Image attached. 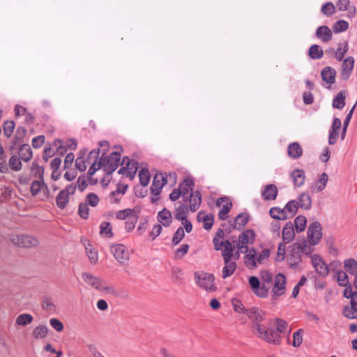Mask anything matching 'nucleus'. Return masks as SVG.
<instances>
[{
	"label": "nucleus",
	"mask_w": 357,
	"mask_h": 357,
	"mask_svg": "<svg viewBox=\"0 0 357 357\" xmlns=\"http://www.w3.org/2000/svg\"><path fill=\"white\" fill-rule=\"evenodd\" d=\"M233 308L235 312L238 313H243L245 314V312L248 310V308H245L242 302L238 299H234L232 301Z\"/></svg>",
	"instance_id": "nucleus-63"
},
{
	"label": "nucleus",
	"mask_w": 357,
	"mask_h": 357,
	"mask_svg": "<svg viewBox=\"0 0 357 357\" xmlns=\"http://www.w3.org/2000/svg\"><path fill=\"white\" fill-rule=\"evenodd\" d=\"M291 176L295 187L300 188L304 184L305 175L303 170L298 169H294L291 172Z\"/></svg>",
	"instance_id": "nucleus-25"
},
{
	"label": "nucleus",
	"mask_w": 357,
	"mask_h": 357,
	"mask_svg": "<svg viewBox=\"0 0 357 357\" xmlns=\"http://www.w3.org/2000/svg\"><path fill=\"white\" fill-rule=\"evenodd\" d=\"M122 163H126L127 165V174L130 179H132L137 172L138 163L137 162H132L128 156L123 158Z\"/></svg>",
	"instance_id": "nucleus-23"
},
{
	"label": "nucleus",
	"mask_w": 357,
	"mask_h": 357,
	"mask_svg": "<svg viewBox=\"0 0 357 357\" xmlns=\"http://www.w3.org/2000/svg\"><path fill=\"white\" fill-rule=\"evenodd\" d=\"M244 261L247 267L251 269L257 268V259L253 255L247 254L244 257Z\"/></svg>",
	"instance_id": "nucleus-59"
},
{
	"label": "nucleus",
	"mask_w": 357,
	"mask_h": 357,
	"mask_svg": "<svg viewBox=\"0 0 357 357\" xmlns=\"http://www.w3.org/2000/svg\"><path fill=\"white\" fill-rule=\"evenodd\" d=\"M269 215L272 218L278 220H285L289 218L285 210L280 207H272L269 211Z\"/></svg>",
	"instance_id": "nucleus-29"
},
{
	"label": "nucleus",
	"mask_w": 357,
	"mask_h": 357,
	"mask_svg": "<svg viewBox=\"0 0 357 357\" xmlns=\"http://www.w3.org/2000/svg\"><path fill=\"white\" fill-rule=\"evenodd\" d=\"M48 328L45 325H39L33 331L35 339L45 338L48 333Z\"/></svg>",
	"instance_id": "nucleus-39"
},
{
	"label": "nucleus",
	"mask_w": 357,
	"mask_h": 357,
	"mask_svg": "<svg viewBox=\"0 0 357 357\" xmlns=\"http://www.w3.org/2000/svg\"><path fill=\"white\" fill-rule=\"evenodd\" d=\"M311 261L313 267L316 272L322 277H326L329 273V268L328 265L324 261L322 258L317 255L314 254L311 257Z\"/></svg>",
	"instance_id": "nucleus-9"
},
{
	"label": "nucleus",
	"mask_w": 357,
	"mask_h": 357,
	"mask_svg": "<svg viewBox=\"0 0 357 357\" xmlns=\"http://www.w3.org/2000/svg\"><path fill=\"white\" fill-rule=\"evenodd\" d=\"M349 44L347 40H343L338 44V47L335 52V57L337 61H342L344 56L348 52Z\"/></svg>",
	"instance_id": "nucleus-30"
},
{
	"label": "nucleus",
	"mask_w": 357,
	"mask_h": 357,
	"mask_svg": "<svg viewBox=\"0 0 357 357\" xmlns=\"http://www.w3.org/2000/svg\"><path fill=\"white\" fill-rule=\"evenodd\" d=\"M315 36L323 43H328L332 39L331 30L327 26H319L315 32Z\"/></svg>",
	"instance_id": "nucleus-14"
},
{
	"label": "nucleus",
	"mask_w": 357,
	"mask_h": 357,
	"mask_svg": "<svg viewBox=\"0 0 357 357\" xmlns=\"http://www.w3.org/2000/svg\"><path fill=\"white\" fill-rule=\"evenodd\" d=\"M31 171L33 173L35 176H38L39 180H41V182L45 185V190L48 192L47 185L44 182L43 175H44V168L41 166L38 165L35 162L33 163Z\"/></svg>",
	"instance_id": "nucleus-38"
},
{
	"label": "nucleus",
	"mask_w": 357,
	"mask_h": 357,
	"mask_svg": "<svg viewBox=\"0 0 357 357\" xmlns=\"http://www.w3.org/2000/svg\"><path fill=\"white\" fill-rule=\"evenodd\" d=\"M337 280L340 286L346 287L349 284L348 280V275L344 271H339L337 273Z\"/></svg>",
	"instance_id": "nucleus-53"
},
{
	"label": "nucleus",
	"mask_w": 357,
	"mask_h": 357,
	"mask_svg": "<svg viewBox=\"0 0 357 357\" xmlns=\"http://www.w3.org/2000/svg\"><path fill=\"white\" fill-rule=\"evenodd\" d=\"M100 234L107 238L113 236L112 225L109 222H103L100 226Z\"/></svg>",
	"instance_id": "nucleus-47"
},
{
	"label": "nucleus",
	"mask_w": 357,
	"mask_h": 357,
	"mask_svg": "<svg viewBox=\"0 0 357 357\" xmlns=\"http://www.w3.org/2000/svg\"><path fill=\"white\" fill-rule=\"evenodd\" d=\"M350 299V305L351 309L354 312H357V291H354V293H350L349 295V298Z\"/></svg>",
	"instance_id": "nucleus-64"
},
{
	"label": "nucleus",
	"mask_w": 357,
	"mask_h": 357,
	"mask_svg": "<svg viewBox=\"0 0 357 357\" xmlns=\"http://www.w3.org/2000/svg\"><path fill=\"white\" fill-rule=\"evenodd\" d=\"M203 222L204 229H205L206 230L211 229V227H213L214 222L213 215L212 213L206 214L203 219Z\"/></svg>",
	"instance_id": "nucleus-58"
},
{
	"label": "nucleus",
	"mask_w": 357,
	"mask_h": 357,
	"mask_svg": "<svg viewBox=\"0 0 357 357\" xmlns=\"http://www.w3.org/2000/svg\"><path fill=\"white\" fill-rule=\"evenodd\" d=\"M222 248V257L225 263L230 261L234 256V247L229 240H225Z\"/></svg>",
	"instance_id": "nucleus-22"
},
{
	"label": "nucleus",
	"mask_w": 357,
	"mask_h": 357,
	"mask_svg": "<svg viewBox=\"0 0 357 357\" xmlns=\"http://www.w3.org/2000/svg\"><path fill=\"white\" fill-rule=\"evenodd\" d=\"M225 266L223 267L222 268V278H227L229 276H231L236 268V262H234V261H228L227 263H225Z\"/></svg>",
	"instance_id": "nucleus-41"
},
{
	"label": "nucleus",
	"mask_w": 357,
	"mask_h": 357,
	"mask_svg": "<svg viewBox=\"0 0 357 357\" xmlns=\"http://www.w3.org/2000/svg\"><path fill=\"white\" fill-rule=\"evenodd\" d=\"M296 201L298 202V207L305 210H309L312 206V199L307 192L301 194Z\"/></svg>",
	"instance_id": "nucleus-28"
},
{
	"label": "nucleus",
	"mask_w": 357,
	"mask_h": 357,
	"mask_svg": "<svg viewBox=\"0 0 357 357\" xmlns=\"http://www.w3.org/2000/svg\"><path fill=\"white\" fill-rule=\"evenodd\" d=\"M15 122L13 121H6L3 123V129L4 135L6 137H10L15 129Z\"/></svg>",
	"instance_id": "nucleus-50"
},
{
	"label": "nucleus",
	"mask_w": 357,
	"mask_h": 357,
	"mask_svg": "<svg viewBox=\"0 0 357 357\" xmlns=\"http://www.w3.org/2000/svg\"><path fill=\"white\" fill-rule=\"evenodd\" d=\"M133 211L134 210L130 208L121 210L116 213V217L119 220H126L127 218L132 217Z\"/></svg>",
	"instance_id": "nucleus-56"
},
{
	"label": "nucleus",
	"mask_w": 357,
	"mask_h": 357,
	"mask_svg": "<svg viewBox=\"0 0 357 357\" xmlns=\"http://www.w3.org/2000/svg\"><path fill=\"white\" fill-rule=\"evenodd\" d=\"M33 317L30 314L24 313L17 316L16 324L18 326H25L33 321Z\"/></svg>",
	"instance_id": "nucleus-42"
},
{
	"label": "nucleus",
	"mask_w": 357,
	"mask_h": 357,
	"mask_svg": "<svg viewBox=\"0 0 357 357\" xmlns=\"http://www.w3.org/2000/svg\"><path fill=\"white\" fill-rule=\"evenodd\" d=\"M275 321L277 323L276 330L268 331V333H276V334L278 335L277 336H278V343H272V344L278 345L281 342V336L280 334L282 333H285V331L287 328L288 324L284 320H283L282 319H279V318H277L275 319Z\"/></svg>",
	"instance_id": "nucleus-21"
},
{
	"label": "nucleus",
	"mask_w": 357,
	"mask_h": 357,
	"mask_svg": "<svg viewBox=\"0 0 357 357\" xmlns=\"http://www.w3.org/2000/svg\"><path fill=\"white\" fill-rule=\"evenodd\" d=\"M278 195V188L274 184H268L265 186L264 190L261 192V197L264 200H274Z\"/></svg>",
	"instance_id": "nucleus-19"
},
{
	"label": "nucleus",
	"mask_w": 357,
	"mask_h": 357,
	"mask_svg": "<svg viewBox=\"0 0 357 357\" xmlns=\"http://www.w3.org/2000/svg\"><path fill=\"white\" fill-rule=\"evenodd\" d=\"M189 248L188 244L181 245V247L176 250L175 259H181L183 257L188 253Z\"/></svg>",
	"instance_id": "nucleus-62"
},
{
	"label": "nucleus",
	"mask_w": 357,
	"mask_h": 357,
	"mask_svg": "<svg viewBox=\"0 0 357 357\" xmlns=\"http://www.w3.org/2000/svg\"><path fill=\"white\" fill-rule=\"evenodd\" d=\"M260 278L262 280V284H265L266 286L271 284L273 281V274L268 271H261L260 273Z\"/></svg>",
	"instance_id": "nucleus-55"
},
{
	"label": "nucleus",
	"mask_w": 357,
	"mask_h": 357,
	"mask_svg": "<svg viewBox=\"0 0 357 357\" xmlns=\"http://www.w3.org/2000/svg\"><path fill=\"white\" fill-rule=\"evenodd\" d=\"M282 240L284 243H289L294 238V229L291 222H288L285 224L282 229Z\"/></svg>",
	"instance_id": "nucleus-18"
},
{
	"label": "nucleus",
	"mask_w": 357,
	"mask_h": 357,
	"mask_svg": "<svg viewBox=\"0 0 357 357\" xmlns=\"http://www.w3.org/2000/svg\"><path fill=\"white\" fill-rule=\"evenodd\" d=\"M86 252L91 263L96 264L98 260V252L90 247L86 248Z\"/></svg>",
	"instance_id": "nucleus-60"
},
{
	"label": "nucleus",
	"mask_w": 357,
	"mask_h": 357,
	"mask_svg": "<svg viewBox=\"0 0 357 357\" xmlns=\"http://www.w3.org/2000/svg\"><path fill=\"white\" fill-rule=\"evenodd\" d=\"M162 184H160L158 177L154 176L153 183L151 186V193L152 195L151 197V203L155 204L159 200V195L161 192V189L162 188Z\"/></svg>",
	"instance_id": "nucleus-17"
},
{
	"label": "nucleus",
	"mask_w": 357,
	"mask_h": 357,
	"mask_svg": "<svg viewBox=\"0 0 357 357\" xmlns=\"http://www.w3.org/2000/svg\"><path fill=\"white\" fill-rule=\"evenodd\" d=\"M287 153L289 158L298 159L302 155L303 149L298 142H293L289 144Z\"/></svg>",
	"instance_id": "nucleus-20"
},
{
	"label": "nucleus",
	"mask_w": 357,
	"mask_h": 357,
	"mask_svg": "<svg viewBox=\"0 0 357 357\" xmlns=\"http://www.w3.org/2000/svg\"><path fill=\"white\" fill-rule=\"evenodd\" d=\"M249 221V215L246 213H239L233 222L229 221L231 228L241 230Z\"/></svg>",
	"instance_id": "nucleus-13"
},
{
	"label": "nucleus",
	"mask_w": 357,
	"mask_h": 357,
	"mask_svg": "<svg viewBox=\"0 0 357 357\" xmlns=\"http://www.w3.org/2000/svg\"><path fill=\"white\" fill-rule=\"evenodd\" d=\"M189 208L184 204L180 205L176 208L175 218L180 221H183L187 219Z\"/></svg>",
	"instance_id": "nucleus-35"
},
{
	"label": "nucleus",
	"mask_w": 357,
	"mask_h": 357,
	"mask_svg": "<svg viewBox=\"0 0 357 357\" xmlns=\"http://www.w3.org/2000/svg\"><path fill=\"white\" fill-rule=\"evenodd\" d=\"M89 208L85 203H80L78 208V214L82 219H88Z\"/></svg>",
	"instance_id": "nucleus-61"
},
{
	"label": "nucleus",
	"mask_w": 357,
	"mask_h": 357,
	"mask_svg": "<svg viewBox=\"0 0 357 357\" xmlns=\"http://www.w3.org/2000/svg\"><path fill=\"white\" fill-rule=\"evenodd\" d=\"M321 13L327 17L331 16L335 13V7L331 2H327L321 7Z\"/></svg>",
	"instance_id": "nucleus-51"
},
{
	"label": "nucleus",
	"mask_w": 357,
	"mask_h": 357,
	"mask_svg": "<svg viewBox=\"0 0 357 357\" xmlns=\"http://www.w3.org/2000/svg\"><path fill=\"white\" fill-rule=\"evenodd\" d=\"M45 188V185L41 182V180L33 181L31 185V193L33 196L38 195L41 190L42 188Z\"/></svg>",
	"instance_id": "nucleus-54"
},
{
	"label": "nucleus",
	"mask_w": 357,
	"mask_h": 357,
	"mask_svg": "<svg viewBox=\"0 0 357 357\" xmlns=\"http://www.w3.org/2000/svg\"><path fill=\"white\" fill-rule=\"evenodd\" d=\"M18 154L22 160L28 162L32 158L33 151L29 144H24L20 146Z\"/></svg>",
	"instance_id": "nucleus-27"
},
{
	"label": "nucleus",
	"mask_w": 357,
	"mask_h": 357,
	"mask_svg": "<svg viewBox=\"0 0 357 357\" xmlns=\"http://www.w3.org/2000/svg\"><path fill=\"white\" fill-rule=\"evenodd\" d=\"M114 258L121 264H125L129 259V254L126 247L122 244H117L111 247Z\"/></svg>",
	"instance_id": "nucleus-11"
},
{
	"label": "nucleus",
	"mask_w": 357,
	"mask_h": 357,
	"mask_svg": "<svg viewBox=\"0 0 357 357\" xmlns=\"http://www.w3.org/2000/svg\"><path fill=\"white\" fill-rule=\"evenodd\" d=\"M345 91H340L333 98L332 106L334 108L342 109L345 106Z\"/></svg>",
	"instance_id": "nucleus-31"
},
{
	"label": "nucleus",
	"mask_w": 357,
	"mask_h": 357,
	"mask_svg": "<svg viewBox=\"0 0 357 357\" xmlns=\"http://www.w3.org/2000/svg\"><path fill=\"white\" fill-rule=\"evenodd\" d=\"M255 232L253 229H248L238 236V240L236 242V248L242 253H246L248 251V245L252 243L255 239Z\"/></svg>",
	"instance_id": "nucleus-3"
},
{
	"label": "nucleus",
	"mask_w": 357,
	"mask_h": 357,
	"mask_svg": "<svg viewBox=\"0 0 357 357\" xmlns=\"http://www.w3.org/2000/svg\"><path fill=\"white\" fill-rule=\"evenodd\" d=\"M69 202V195L66 192L61 190L56 198V203L57 206L63 209Z\"/></svg>",
	"instance_id": "nucleus-36"
},
{
	"label": "nucleus",
	"mask_w": 357,
	"mask_h": 357,
	"mask_svg": "<svg viewBox=\"0 0 357 357\" xmlns=\"http://www.w3.org/2000/svg\"><path fill=\"white\" fill-rule=\"evenodd\" d=\"M20 160L22 159L20 157L15 155H12L8 161L10 168L15 172L21 170L22 165Z\"/></svg>",
	"instance_id": "nucleus-44"
},
{
	"label": "nucleus",
	"mask_w": 357,
	"mask_h": 357,
	"mask_svg": "<svg viewBox=\"0 0 357 357\" xmlns=\"http://www.w3.org/2000/svg\"><path fill=\"white\" fill-rule=\"evenodd\" d=\"M306 247L305 242L303 244L294 243L289 247V266L291 268H296L298 264L301 262L302 254Z\"/></svg>",
	"instance_id": "nucleus-2"
},
{
	"label": "nucleus",
	"mask_w": 357,
	"mask_h": 357,
	"mask_svg": "<svg viewBox=\"0 0 357 357\" xmlns=\"http://www.w3.org/2000/svg\"><path fill=\"white\" fill-rule=\"evenodd\" d=\"M245 314L253 322L252 328L257 331V335L259 338L268 343L278 342V336H277L276 333H268L267 327L261 324L266 316V313L262 310L256 307H251L245 312Z\"/></svg>",
	"instance_id": "nucleus-1"
},
{
	"label": "nucleus",
	"mask_w": 357,
	"mask_h": 357,
	"mask_svg": "<svg viewBox=\"0 0 357 357\" xmlns=\"http://www.w3.org/2000/svg\"><path fill=\"white\" fill-rule=\"evenodd\" d=\"M157 218L158 220L161 222L164 227H169L172 221L170 211L165 208L158 212Z\"/></svg>",
	"instance_id": "nucleus-26"
},
{
	"label": "nucleus",
	"mask_w": 357,
	"mask_h": 357,
	"mask_svg": "<svg viewBox=\"0 0 357 357\" xmlns=\"http://www.w3.org/2000/svg\"><path fill=\"white\" fill-rule=\"evenodd\" d=\"M303 329H298L293 333V342L291 344L294 347H298L301 345L303 342Z\"/></svg>",
	"instance_id": "nucleus-49"
},
{
	"label": "nucleus",
	"mask_w": 357,
	"mask_h": 357,
	"mask_svg": "<svg viewBox=\"0 0 357 357\" xmlns=\"http://www.w3.org/2000/svg\"><path fill=\"white\" fill-rule=\"evenodd\" d=\"M105 152L102 153L101 157L99 159L98 164L97 165L96 162H93L88 171V175L89 177H91L98 169H100L101 167L105 166Z\"/></svg>",
	"instance_id": "nucleus-34"
},
{
	"label": "nucleus",
	"mask_w": 357,
	"mask_h": 357,
	"mask_svg": "<svg viewBox=\"0 0 357 357\" xmlns=\"http://www.w3.org/2000/svg\"><path fill=\"white\" fill-rule=\"evenodd\" d=\"M121 159V153L119 151H113L112 152L108 158L106 157L105 163L106 165H109L112 167L118 168Z\"/></svg>",
	"instance_id": "nucleus-32"
},
{
	"label": "nucleus",
	"mask_w": 357,
	"mask_h": 357,
	"mask_svg": "<svg viewBox=\"0 0 357 357\" xmlns=\"http://www.w3.org/2000/svg\"><path fill=\"white\" fill-rule=\"evenodd\" d=\"M82 278L89 285L98 290L102 289V281L99 278H96L90 273H82Z\"/></svg>",
	"instance_id": "nucleus-24"
},
{
	"label": "nucleus",
	"mask_w": 357,
	"mask_h": 357,
	"mask_svg": "<svg viewBox=\"0 0 357 357\" xmlns=\"http://www.w3.org/2000/svg\"><path fill=\"white\" fill-rule=\"evenodd\" d=\"M308 55L312 59H320L324 56V51L319 45L314 44L309 48Z\"/></svg>",
	"instance_id": "nucleus-33"
},
{
	"label": "nucleus",
	"mask_w": 357,
	"mask_h": 357,
	"mask_svg": "<svg viewBox=\"0 0 357 357\" xmlns=\"http://www.w3.org/2000/svg\"><path fill=\"white\" fill-rule=\"evenodd\" d=\"M190 202L189 209L192 212H195L202 204V195L199 191L192 192L188 199Z\"/></svg>",
	"instance_id": "nucleus-16"
},
{
	"label": "nucleus",
	"mask_w": 357,
	"mask_h": 357,
	"mask_svg": "<svg viewBox=\"0 0 357 357\" xmlns=\"http://www.w3.org/2000/svg\"><path fill=\"white\" fill-rule=\"evenodd\" d=\"M99 203L98 197L93 192H91L87 195L86 197V203L87 205H90L92 207H96Z\"/></svg>",
	"instance_id": "nucleus-57"
},
{
	"label": "nucleus",
	"mask_w": 357,
	"mask_h": 357,
	"mask_svg": "<svg viewBox=\"0 0 357 357\" xmlns=\"http://www.w3.org/2000/svg\"><path fill=\"white\" fill-rule=\"evenodd\" d=\"M328 180V175L325 172L320 175L319 178L315 182V188L317 192H321L326 188Z\"/></svg>",
	"instance_id": "nucleus-46"
},
{
	"label": "nucleus",
	"mask_w": 357,
	"mask_h": 357,
	"mask_svg": "<svg viewBox=\"0 0 357 357\" xmlns=\"http://www.w3.org/2000/svg\"><path fill=\"white\" fill-rule=\"evenodd\" d=\"M284 209L287 213H289L291 214L290 218H291L298 212V202L296 200H290L286 204Z\"/></svg>",
	"instance_id": "nucleus-43"
},
{
	"label": "nucleus",
	"mask_w": 357,
	"mask_h": 357,
	"mask_svg": "<svg viewBox=\"0 0 357 357\" xmlns=\"http://www.w3.org/2000/svg\"><path fill=\"white\" fill-rule=\"evenodd\" d=\"M322 228L318 221L312 222L307 229V238L311 245H315L319 243L322 237Z\"/></svg>",
	"instance_id": "nucleus-5"
},
{
	"label": "nucleus",
	"mask_w": 357,
	"mask_h": 357,
	"mask_svg": "<svg viewBox=\"0 0 357 357\" xmlns=\"http://www.w3.org/2000/svg\"><path fill=\"white\" fill-rule=\"evenodd\" d=\"M286 278L284 274L278 273L275 277L274 286L272 289V296L274 298L284 294Z\"/></svg>",
	"instance_id": "nucleus-8"
},
{
	"label": "nucleus",
	"mask_w": 357,
	"mask_h": 357,
	"mask_svg": "<svg viewBox=\"0 0 357 357\" xmlns=\"http://www.w3.org/2000/svg\"><path fill=\"white\" fill-rule=\"evenodd\" d=\"M12 243L22 248L35 247L38 244V241L29 235H13L10 237Z\"/></svg>",
	"instance_id": "nucleus-6"
},
{
	"label": "nucleus",
	"mask_w": 357,
	"mask_h": 357,
	"mask_svg": "<svg viewBox=\"0 0 357 357\" xmlns=\"http://www.w3.org/2000/svg\"><path fill=\"white\" fill-rule=\"evenodd\" d=\"M344 268L349 274H355L357 269V261L353 258L347 259L344 261Z\"/></svg>",
	"instance_id": "nucleus-37"
},
{
	"label": "nucleus",
	"mask_w": 357,
	"mask_h": 357,
	"mask_svg": "<svg viewBox=\"0 0 357 357\" xmlns=\"http://www.w3.org/2000/svg\"><path fill=\"white\" fill-rule=\"evenodd\" d=\"M354 57L350 56L343 60L340 71V77L343 80H347L350 77L354 68Z\"/></svg>",
	"instance_id": "nucleus-12"
},
{
	"label": "nucleus",
	"mask_w": 357,
	"mask_h": 357,
	"mask_svg": "<svg viewBox=\"0 0 357 357\" xmlns=\"http://www.w3.org/2000/svg\"><path fill=\"white\" fill-rule=\"evenodd\" d=\"M307 219L304 215H298L294 220L295 229L296 232L300 233L305 230L306 227Z\"/></svg>",
	"instance_id": "nucleus-40"
},
{
	"label": "nucleus",
	"mask_w": 357,
	"mask_h": 357,
	"mask_svg": "<svg viewBox=\"0 0 357 357\" xmlns=\"http://www.w3.org/2000/svg\"><path fill=\"white\" fill-rule=\"evenodd\" d=\"M321 79L328 84H333L335 81L336 71L331 67H324L321 72Z\"/></svg>",
	"instance_id": "nucleus-15"
},
{
	"label": "nucleus",
	"mask_w": 357,
	"mask_h": 357,
	"mask_svg": "<svg viewBox=\"0 0 357 357\" xmlns=\"http://www.w3.org/2000/svg\"><path fill=\"white\" fill-rule=\"evenodd\" d=\"M349 28V23L343 20L337 21L333 26V31L336 33H341L347 31Z\"/></svg>",
	"instance_id": "nucleus-45"
},
{
	"label": "nucleus",
	"mask_w": 357,
	"mask_h": 357,
	"mask_svg": "<svg viewBox=\"0 0 357 357\" xmlns=\"http://www.w3.org/2000/svg\"><path fill=\"white\" fill-rule=\"evenodd\" d=\"M139 178L141 185L143 186H146L150 181V174L149 170L142 168L139 172Z\"/></svg>",
	"instance_id": "nucleus-48"
},
{
	"label": "nucleus",
	"mask_w": 357,
	"mask_h": 357,
	"mask_svg": "<svg viewBox=\"0 0 357 357\" xmlns=\"http://www.w3.org/2000/svg\"><path fill=\"white\" fill-rule=\"evenodd\" d=\"M185 237L184 229L182 227L177 229L172 238V243L176 245H178L182 239Z\"/></svg>",
	"instance_id": "nucleus-52"
},
{
	"label": "nucleus",
	"mask_w": 357,
	"mask_h": 357,
	"mask_svg": "<svg viewBox=\"0 0 357 357\" xmlns=\"http://www.w3.org/2000/svg\"><path fill=\"white\" fill-rule=\"evenodd\" d=\"M195 278L197 284L206 291H214L216 289L214 284L215 277L213 274L208 273H202L199 274L195 273Z\"/></svg>",
	"instance_id": "nucleus-4"
},
{
	"label": "nucleus",
	"mask_w": 357,
	"mask_h": 357,
	"mask_svg": "<svg viewBox=\"0 0 357 357\" xmlns=\"http://www.w3.org/2000/svg\"><path fill=\"white\" fill-rule=\"evenodd\" d=\"M248 282L252 290L257 296L261 298L268 296L270 287L266 286L265 284H261L257 276H250Z\"/></svg>",
	"instance_id": "nucleus-7"
},
{
	"label": "nucleus",
	"mask_w": 357,
	"mask_h": 357,
	"mask_svg": "<svg viewBox=\"0 0 357 357\" xmlns=\"http://www.w3.org/2000/svg\"><path fill=\"white\" fill-rule=\"evenodd\" d=\"M216 206L220 207L222 205V208L218 213V218L221 220H225L227 219L228 215L227 214L230 211L231 207H232V202L229 199V198L227 197H222L218 198L216 200Z\"/></svg>",
	"instance_id": "nucleus-10"
}]
</instances>
